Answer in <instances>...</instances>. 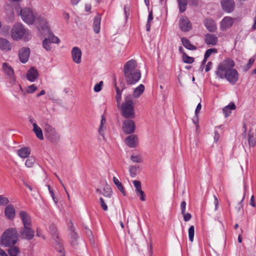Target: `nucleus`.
<instances>
[{
    "label": "nucleus",
    "mask_w": 256,
    "mask_h": 256,
    "mask_svg": "<svg viewBox=\"0 0 256 256\" xmlns=\"http://www.w3.org/2000/svg\"><path fill=\"white\" fill-rule=\"evenodd\" d=\"M104 196L106 198V201L110 204V196L112 194V190L109 186L106 185L105 187L104 188Z\"/></svg>",
    "instance_id": "30"
},
{
    "label": "nucleus",
    "mask_w": 256,
    "mask_h": 256,
    "mask_svg": "<svg viewBox=\"0 0 256 256\" xmlns=\"http://www.w3.org/2000/svg\"><path fill=\"white\" fill-rule=\"evenodd\" d=\"M240 234H239L238 236V242L241 243L242 242V234L243 232V230L242 229H240Z\"/></svg>",
    "instance_id": "62"
},
{
    "label": "nucleus",
    "mask_w": 256,
    "mask_h": 256,
    "mask_svg": "<svg viewBox=\"0 0 256 256\" xmlns=\"http://www.w3.org/2000/svg\"><path fill=\"white\" fill-rule=\"evenodd\" d=\"M92 8L91 5L86 4L85 6V10L86 12H88Z\"/></svg>",
    "instance_id": "64"
},
{
    "label": "nucleus",
    "mask_w": 256,
    "mask_h": 256,
    "mask_svg": "<svg viewBox=\"0 0 256 256\" xmlns=\"http://www.w3.org/2000/svg\"><path fill=\"white\" fill-rule=\"evenodd\" d=\"M100 20L101 18L100 16L99 15H97L95 16L94 20L93 28L96 34H98L100 31Z\"/></svg>",
    "instance_id": "27"
},
{
    "label": "nucleus",
    "mask_w": 256,
    "mask_h": 256,
    "mask_svg": "<svg viewBox=\"0 0 256 256\" xmlns=\"http://www.w3.org/2000/svg\"><path fill=\"white\" fill-rule=\"evenodd\" d=\"M179 26L182 32H188L192 28V25L186 16H182L179 20Z\"/></svg>",
    "instance_id": "10"
},
{
    "label": "nucleus",
    "mask_w": 256,
    "mask_h": 256,
    "mask_svg": "<svg viewBox=\"0 0 256 256\" xmlns=\"http://www.w3.org/2000/svg\"><path fill=\"white\" fill-rule=\"evenodd\" d=\"M217 52V50L216 48H210L208 50L205 54L204 56H206V58H208L210 56V54L212 53H216Z\"/></svg>",
    "instance_id": "44"
},
{
    "label": "nucleus",
    "mask_w": 256,
    "mask_h": 256,
    "mask_svg": "<svg viewBox=\"0 0 256 256\" xmlns=\"http://www.w3.org/2000/svg\"><path fill=\"white\" fill-rule=\"evenodd\" d=\"M44 132L46 138L52 142H56L60 139V136L58 132L49 124L45 125Z\"/></svg>",
    "instance_id": "6"
},
{
    "label": "nucleus",
    "mask_w": 256,
    "mask_h": 256,
    "mask_svg": "<svg viewBox=\"0 0 256 256\" xmlns=\"http://www.w3.org/2000/svg\"><path fill=\"white\" fill-rule=\"evenodd\" d=\"M122 92H117L116 96V104L117 106H120L121 103V100H122Z\"/></svg>",
    "instance_id": "49"
},
{
    "label": "nucleus",
    "mask_w": 256,
    "mask_h": 256,
    "mask_svg": "<svg viewBox=\"0 0 256 256\" xmlns=\"http://www.w3.org/2000/svg\"><path fill=\"white\" fill-rule=\"evenodd\" d=\"M82 52L78 47H74L72 50V56L73 61L76 64H80L81 62Z\"/></svg>",
    "instance_id": "17"
},
{
    "label": "nucleus",
    "mask_w": 256,
    "mask_h": 256,
    "mask_svg": "<svg viewBox=\"0 0 256 256\" xmlns=\"http://www.w3.org/2000/svg\"><path fill=\"white\" fill-rule=\"evenodd\" d=\"M222 10L227 12H231L234 8L235 3L233 0H220Z\"/></svg>",
    "instance_id": "12"
},
{
    "label": "nucleus",
    "mask_w": 256,
    "mask_h": 256,
    "mask_svg": "<svg viewBox=\"0 0 256 256\" xmlns=\"http://www.w3.org/2000/svg\"><path fill=\"white\" fill-rule=\"evenodd\" d=\"M100 204L104 210L106 211L108 210V208L106 202L102 198H100Z\"/></svg>",
    "instance_id": "46"
},
{
    "label": "nucleus",
    "mask_w": 256,
    "mask_h": 256,
    "mask_svg": "<svg viewBox=\"0 0 256 256\" xmlns=\"http://www.w3.org/2000/svg\"><path fill=\"white\" fill-rule=\"evenodd\" d=\"M8 252L10 256H18L20 251L16 246H14L8 250Z\"/></svg>",
    "instance_id": "36"
},
{
    "label": "nucleus",
    "mask_w": 256,
    "mask_h": 256,
    "mask_svg": "<svg viewBox=\"0 0 256 256\" xmlns=\"http://www.w3.org/2000/svg\"><path fill=\"white\" fill-rule=\"evenodd\" d=\"M248 142L250 146H254L255 145L256 141L253 136L248 134Z\"/></svg>",
    "instance_id": "50"
},
{
    "label": "nucleus",
    "mask_w": 256,
    "mask_h": 256,
    "mask_svg": "<svg viewBox=\"0 0 256 256\" xmlns=\"http://www.w3.org/2000/svg\"><path fill=\"white\" fill-rule=\"evenodd\" d=\"M220 138V134L217 132H214V142H216Z\"/></svg>",
    "instance_id": "60"
},
{
    "label": "nucleus",
    "mask_w": 256,
    "mask_h": 256,
    "mask_svg": "<svg viewBox=\"0 0 256 256\" xmlns=\"http://www.w3.org/2000/svg\"><path fill=\"white\" fill-rule=\"evenodd\" d=\"M22 18L26 22L32 24L34 21L35 16L30 9L24 8L20 11Z\"/></svg>",
    "instance_id": "8"
},
{
    "label": "nucleus",
    "mask_w": 256,
    "mask_h": 256,
    "mask_svg": "<svg viewBox=\"0 0 256 256\" xmlns=\"http://www.w3.org/2000/svg\"><path fill=\"white\" fill-rule=\"evenodd\" d=\"M244 198V194L241 195H238L234 198V211L236 212H239L242 209L243 205L242 202Z\"/></svg>",
    "instance_id": "19"
},
{
    "label": "nucleus",
    "mask_w": 256,
    "mask_h": 256,
    "mask_svg": "<svg viewBox=\"0 0 256 256\" xmlns=\"http://www.w3.org/2000/svg\"><path fill=\"white\" fill-rule=\"evenodd\" d=\"M30 54V50L28 48H22L19 50L18 56L20 61L26 63L28 60Z\"/></svg>",
    "instance_id": "14"
},
{
    "label": "nucleus",
    "mask_w": 256,
    "mask_h": 256,
    "mask_svg": "<svg viewBox=\"0 0 256 256\" xmlns=\"http://www.w3.org/2000/svg\"><path fill=\"white\" fill-rule=\"evenodd\" d=\"M135 104L132 96L130 94L124 98V100L117 108L120 110L122 116L127 119H132L136 117Z\"/></svg>",
    "instance_id": "3"
},
{
    "label": "nucleus",
    "mask_w": 256,
    "mask_h": 256,
    "mask_svg": "<svg viewBox=\"0 0 256 256\" xmlns=\"http://www.w3.org/2000/svg\"><path fill=\"white\" fill-rule=\"evenodd\" d=\"M0 49L8 51L11 49V44L8 40L4 38H0Z\"/></svg>",
    "instance_id": "26"
},
{
    "label": "nucleus",
    "mask_w": 256,
    "mask_h": 256,
    "mask_svg": "<svg viewBox=\"0 0 256 256\" xmlns=\"http://www.w3.org/2000/svg\"><path fill=\"white\" fill-rule=\"evenodd\" d=\"M122 130L126 134H132L136 130V124L134 120L128 119L124 120L122 123Z\"/></svg>",
    "instance_id": "9"
},
{
    "label": "nucleus",
    "mask_w": 256,
    "mask_h": 256,
    "mask_svg": "<svg viewBox=\"0 0 256 256\" xmlns=\"http://www.w3.org/2000/svg\"><path fill=\"white\" fill-rule=\"evenodd\" d=\"M180 208L182 210V214H184L186 212V202L184 201H182L180 204Z\"/></svg>",
    "instance_id": "56"
},
{
    "label": "nucleus",
    "mask_w": 256,
    "mask_h": 256,
    "mask_svg": "<svg viewBox=\"0 0 256 256\" xmlns=\"http://www.w3.org/2000/svg\"><path fill=\"white\" fill-rule=\"evenodd\" d=\"M50 38H46L42 41V46L46 50H51Z\"/></svg>",
    "instance_id": "38"
},
{
    "label": "nucleus",
    "mask_w": 256,
    "mask_h": 256,
    "mask_svg": "<svg viewBox=\"0 0 256 256\" xmlns=\"http://www.w3.org/2000/svg\"><path fill=\"white\" fill-rule=\"evenodd\" d=\"M48 38H50V42L58 44L60 42L59 38L54 36L52 34H50Z\"/></svg>",
    "instance_id": "45"
},
{
    "label": "nucleus",
    "mask_w": 256,
    "mask_h": 256,
    "mask_svg": "<svg viewBox=\"0 0 256 256\" xmlns=\"http://www.w3.org/2000/svg\"><path fill=\"white\" fill-rule=\"evenodd\" d=\"M37 90V87L34 84L28 86L26 89V92L32 94Z\"/></svg>",
    "instance_id": "47"
},
{
    "label": "nucleus",
    "mask_w": 256,
    "mask_h": 256,
    "mask_svg": "<svg viewBox=\"0 0 256 256\" xmlns=\"http://www.w3.org/2000/svg\"><path fill=\"white\" fill-rule=\"evenodd\" d=\"M212 62H208L207 64L206 65L205 71L206 72H208L211 69V67L212 66Z\"/></svg>",
    "instance_id": "58"
},
{
    "label": "nucleus",
    "mask_w": 256,
    "mask_h": 256,
    "mask_svg": "<svg viewBox=\"0 0 256 256\" xmlns=\"http://www.w3.org/2000/svg\"><path fill=\"white\" fill-rule=\"evenodd\" d=\"M124 74L128 85L134 84L139 81L142 74L136 60L132 59L126 62L124 66Z\"/></svg>",
    "instance_id": "2"
},
{
    "label": "nucleus",
    "mask_w": 256,
    "mask_h": 256,
    "mask_svg": "<svg viewBox=\"0 0 256 256\" xmlns=\"http://www.w3.org/2000/svg\"><path fill=\"white\" fill-rule=\"evenodd\" d=\"M130 160L134 162H142V158L139 156H132Z\"/></svg>",
    "instance_id": "48"
},
{
    "label": "nucleus",
    "mask_w": 256,
    "mask_h": 256,
    "mask_svg": "<svg viewBox=\"0 0 256 256\" xmlns=\"http://www.w3.org/2000/svg\"><path fill=\"white\" fill-rule=\"evenodd\" d=\"M18 233L16 228H10L3 234L1 242L6 246H10L16 244L18 240Z\"/></svg>",
    "instance_id": "4"
},
{
    "label": "nucleus",
    "mask_w": 256,
    "mask_h": 256,
    "mask_svg": "<svg viewBox=\"0 0 256 256\" xmlns=\"http://www.w3.org/2000/svg\"><path fill=\"white\" fill-rule=\"evenodd\" d=\"M19 216L22 222L23 226H32L30 216L25 211H20Z\"/></svg>",
    "instance_id": "13"
},
{
    "label": "nucleus",
    "mask_w": 256,
    "mask_h": 256,
    "mask_svg": "<svg viewBox=\"0 0 256 256\" xmlns=\"http://www.w3.org/2000/svg\"><path fill=\"white\" fill-rule=\"evenodd\" d=\"M8 202L9 200L8 198L0 196V204L4 205L8 204Z\"/></svg>",
    "instance_id": "52"
},
{
    "label": "nucleus",
    "mask_w": 256,
    "mask_h": 256,
    "mask_svg": "<svg viewBox=\"0 0 256 256\" xmlns=\"http://www.w3.org/2000/svg\"><path fill=\"white\" fill-rule=\"evenodd\" d=\"M134 185L136 188V192L138 196H140V199L142 201H145V194L142 189V184L140 180H134L133 181Z\"/></svg>",
    "instance_id": "15"
},
{
    "label": "nucleus",
    "mask_w": 256,
    "mask_h": 256,
    "mask_svg": "<svg viewBox=\"0 0 256 256\" xmlns=\"http://www.w3.org/2000/svg\"><path fill=\"white\" fill-rule=\"evenodd\" d=\"M194 226H192L188 229V238L190 242H192L194 241Z\"/></svg>",
    "instance_id": "39"
},
{
    "label": "nucleus",
    "mask_w": 256,
    "mask_h": 256,
    "mask_svg": "<svg viewBox=\"0 0 256 256\" xmlns=\"http://www.w3.org/2000/svg\"><path fill=\"white\" fill-rule=\"evenodd\" d=\"M250 204L253 207H255L254 198V196H252L250 198Z\"/></svg>",
    "instance_id": "61"
},
{
    "label": "nucleus",
    "mask_w": 256,
    "mask_h": 256,
    "mask_svg": "<svg viewBox=\"0 0 256 256\" xmlns=\"http://www.w3.org/2000/svg\"><path fill=\"white\" fill-rule=\"evenodd\" d=\"M103 85V82L100 81L98 84H97L95 85L94 87V90L96 92H98L101 90L102 87Z\"/></svg>",
    "instance_id": "51"
},
{
    "label": "nucleus",
    "mask_w": 256,
    "mask_h": 256,
    "mask_svg": "<svg viewBox=\"0 0 256 256\" xmlns=\"http://www.w3.org/2000/svg\"><path fill=\"white\" fill-rule=\"evenodd\" d=\"M69 227L70 230L71 244L73 247L75 248L78 244L77 234L74 232V226L72 222H70Z\"/></svg>",
    "instance_id": "20"
},
{
    "label": "nucleus",
    "mask_w": 256,
    "mask_h": 256,
    "mask_svg": "<svg viewBox=\"0 0 256 256\" xmlns=\"http://www.w3.org/2000/svg\"><path fill=\"white\" fill-rule=\"evenodd\" d=\"M56 177L58 178V179L59 180H60V182L62 184V187L64 188L65 192H66V193L67 194V195H68V197L69 198V197H70L69 194H68V192H67V190H66V188L65 186H64V184L62 183V180L60 179V178H59V176H58L56 174Z\"/></svg>",
    "instance_id": "59"
},
{
    "label": "nucleus",
    "mask_w": 256,
    "mask_h": 256,
    "mask_svg": "<svg viewBox=\"0 0 256 256\" xmlns=\"http://www.w3.org/2000/svg\"><path fill=\"white\" fill-rule=\"evenodd\" d=\"M236 106L234 102H230L228 106H225L223 108V112L226 118L231 114V110H235Z\"/></svg>",
    "instance_id": "31"
},
{
    "label": "nucleus",
    "mask_w": 256,
    "mask_h": 256,
    "mask_svg": "<svg viewBox=\"0 0 256 256\" xmlns=\"http://www.w3.org/2000/svg\"><path fill=\"white\" fill-rule=\"evenodd\" d=\"M182 60L187 64H192L194 62V58L189 56L184 52H182Z\"/></svg>",
    "instance_id": "37"
},
{
    "label": "nucleus",
    "mask_w": 256,
    "mask_h": 256,
    "mask_svg": "<svg viewBox=\"0 0 256 256\" xmlns=\"http://www.w3.org/2000/svg\"><path fill=\"white\" fill-rule=\"evenodd\" d=\"M214 204L215 205L214 210H216L218 209L219 202H218V200L217 197L216 196H214Z\"/></svg>",
    "instance_id": "57"
},
{
    "label": "nucleus",
    "mask_w": 256,
    "mask_h": 256,
    "mask_svg": "<svg viewBox=\"0 0 256 256\" xmlns=\"http://www.w3.org/2000/svg\"><path fill=\"white\" fill-rule=\"evenodd\" d=\"M50 228L51 230V232L52 233L53 238H54V240H56V239H58V234H56V226L54 224H52L51 226H50Z\"/></svg>",
    "instance_id": "42"
},
{
    "label": "nucleus",
    "mask_w": 256,
    "mask_h": 256,
    "mask_svg": "<svg viewBox=\"0 0 256 256\" xmlns=\"http://www.w3.org/2000/svg\"><path fill=\"white\" fill-rule=\"evenodd\" d=\"M112 180L114 184L117 186L118 188L124 196H125L126 194V192L122 182H120L116 177H114Z\"/></svg>",
    "instance_id": "35"
},
{
    "label": "nucleus",
    "mask_w": 256,
    "mask_h": 256,
    "mask_svg": "<svg viewBox=\"0 0 256 256\" xmlns=\"http://www.w3.org/2000/svg\"><path fill=\"white\" fill-rule=\"evenodd\" d=\"M35 232L32 226H23L20 230V236L22 239L32 240L34 236Z\"/></svg>",
    "instance_id": "7"
},
{
    "label": "nucleus",
    "mask_w": 256,
    "mask_h": 256,
    "mask_svg": "<svg viewBox=\"0 0 256 256\" xmlns=\"http://www.w3.org/2000/svg\"><path fill=\"white\" fill-rule=\"evenodd\" d=\"M181 40L182 42V44L183 46L187 49H188L190 50H195L196 48V47L190 44V41L185 38H181Z\"/></svg>",
    "instance_id": "32"
},
{
    "label": "nucleus",
    "mask_w": 256,
    "mask_h": 256,
    "mask_svg": "<svg viewBox=\"0 0 256 256\" xmlns=\"http://www.w3.org/2000/svg\"><path fill=\"white\" fill-rule=\"evenodd\" d=\"M204 24L208 29L210 32H214L216 30V24L215 22L212 18H206L204 20Z\"/></svg>",
    "instance_id": "22"
},
{
    "label": "nucleus",
    "mask_w": 256,
    "mask_h": 256,
    "mask_svg": "<svg viewBox=\"0 0 256 256\" xmlns=\"http://www.w3.org/2000/svg\"><path fill=\"white\" fill-rule=\"evenodd\" d=\"M35 160L34 157L30 156L26 160L25 164L28 168H31L32 165L34 164Z\"/></svg>",
    "instance_id": "40"
},
{
    "label": "nucleus",
    "mask_w": 256,
    "mask_h": 256,
    "mask_svg": "<svg viewBox=\"0 0 256 256\" xmlns=\"http://www.w3.org/2000/svg\"><path fill=\"white\" fill-rule=\"evenodd\" d=\"M5 215L9 220H12L15 216V210L14 206L11 205H8L5 208Z\"/></svg>",
    "instance_id": "24"
},
{
    "label": "nucleus",
    "mask_w": 256,
    "mask_h": 256,
    "mask_svg": "<svg viewBox=\"0 0 256 256\" xmlns=\"http://www.w3.org/2000/svg\"><path fill=\"white\" fill-rule=\"evenodd\" d=\"M57 240L58 239H56V240H55L56 242V244L55 246L56 248L60 252L62 253L64 251V248L62 247L60 243L57 241Z\"/></svg>",
    "instance_id": "53"
},
{
    "label": "nucleus",
    "mask_w": 256,
    "mask_h": 256,
    "mask_svg": "<svg viewBox=\"0 0 256 256\" xmlns=\"http://www.w3.org/2000/svg\"><path fill=\"white\" fill-rule=\"evenodd\" d=\"M144 86L142 84H140L134 90L132 98H138L144 92Z\"/></svg>",
    "instance_id": "28"
},
{
    "label": "nucleus",
    "mask_w": 256,
    "mask_h": 256,
    "mask_svg": "<svg viewBox=\"0 0 256 256\" xmlns=\"http://www.w3.org/2000/svg\"><path fill=\"white\" fill-rule=\"evenodd\" d=\"M38 70L34 67H32L26 74V77L28 80L30 82H34L38 78Z\"/></svg>",
    "instance_id": "23"
},
{
    "label": "nucleus",
    "mask_w": 256,
    "mask_h": 256,
    "mask_svg": "<svg viewBox=\"0 0 256 256\" xmlns=\"http://www.w3.org/2000/svg\"><path fill=\"white\" fill-rule=\"evenodd\" d=\"M30 152L31 150L30 148L24 147L18 150L17 154L21 158H25L28 157L30 154Z\"/></svg>",
    "instance_id": "25"
},
{
    "label": "nucleus",
    "mask_w": 256,
    "mask_h": 256,
    "mask_svg": "<svg viewBox=\"0 0 256 256\" xmlns=\"http://www.w3.org/2000/svg\"><path fill=\"white\" fill-rule=\"evenodd\" d=\"M182 214L184 216V218L185 222H188L192 218V215L190 213H186V212H184V213Z\"/></svg>",
    "instance_id": "54"
},
{
    "label": "nucleus",
    "mask_w": 256,
    "mask_h": 256,
    "mask_svg": "<svg viewBox=\"0 0 256 256\" xmlns=\"http://www.w3.org/2000/svg\"><path fill=\"white\" fill-rule=\"evenodd\" d=\"M105 122H106V119L104 118V116H102V118L101 120V124H100V127L99 128V130H98L99 132L102 135V132L103 130H102V126H103V124Z\"/></svg>",
    "instance_id": "55"
},
{
    "label": "nucleus",
    "mask_w": 256,
    "mask_h": 256,
    "mask_svg": "<svg viewBox=\"0 0 256 256\" xmlns=\"http://www.w3.org/2000/svg\"><path fill=\"white\" fill-rule=\"evenodd\" d=\"M236 18L230 16L224 17L220 22V29L222 31H225L230 28L232 26Z\"/></svg>",
    "instance_id": "11"
},
{
    "label": "nucleus",
    "mask_w": 256,
    "mask_h": 256,
    "mask_svg": "<svg viewBox=\"0 0 256 256\" xmlns=\"http://www.w3.org/2000/svg\"><path fill=\"white\" fill-rule=\"evenodd\" d=\"M33 132L36 134V137L40 140H44L42 131L41 128L38 126L36 123L33 124Z\"/></svg>",
    "instance_id": "29"
},
{
    "label": "nucleus",
    "mask_w": 256,
    "mask_h": 256,
    "mask_svg": "<svg viewBox=\"0 0 256 256\" xmlns=\"http://www.w3.org/2000/svg\"><path fill=\"white\" fill-rule=\"evenodd\" d=\"M204 42L207 44L215 46L218 43V38L215 34H207L205 36Z\"/></svg>",
    "instance_id": "21"
},
{
    "label": "nucleus",
    "mask_w": 256,
    "mask_h": 256,
    "mask_svg": "<svg viewBox=\"0 0 256 256\" xmlns=\"http://www.w3.org/2000/svg\"><path fill=\"white\" fill-rule=\"evenodd\" d=\"M2 70L4 73L6 74L8 78L14 82V76L13 68L7 63L4 62L2 64Z\"/></svg>",
    "instance_id": "18"
},
{
    "label": "nucleus",
    "mask_w": 256,
    "mask_h": 256,
    "mask_svg": "<svg viewBox=\"0 0 256 256\" xmlns=\"http://www.w3.org/2000/svg\"><path fill=\"white\" fill-rule=\"evenodd\" d=\"M234 65V62L231 58L222 61L216 71V76L220 79H226L232 84H235L238 80L239 74L237 70L233 68Z\"/></svg>",
    "instance_id": "1"
},
{
    "label": "nucleus",
    "mask_w": 256,
    "mask_h": 256,
    "mask_svg": "<svg viewBox=\"0 0 256 256\" xmlns=\"http://www.w3.org/2000/svg\"><path fill=\"white\" fill-rule=\"evenodd\" d=\"M138 142V138L136 135H130L125 139V143L126 144L132 148L136 147Z\"/></svg>",
    "instance_id": "16"
},
{
    "label": "nucleus",
    "mask_w": 256,
    "mask_h": 256,
    "mask_svg": "<svg viewBox=\"0 0 256 256\" xmlns=\"http://www.w3.org/2000/svg\"><path fill=\"white\" fill-rule=\"evenodd\" d=\"M202 108V105L200 102H199V104H198L195 110V117L193 119V122L194 124H196V129L198 128V114Z\"/></svg>",
    "instance_id": "33"
},
{
    "label": "nucleus",
    "mask_w": 256,
    "mask_h": 256,
    "mask_svg": "<svg viewBox=\"0 0 256 256\" xmlns=\"http://www.w3.org/2000/svg\"><path fill=\"white\" fill-rule=\"evenodd\" d=\"M254 62V58H250L249 60L248 64H246V66H244L243 68L244 71H247L248 70L251 66H252Z\"/></svg>",
    "instance_id": "41"
},
{
    "label": "nucleus",
    "mask_w": 256,
    "mask_h": 256,
    "mask_svg": "<svg viewBox=\"0 0 256 256\" xmlns=\"http://www.w3.org/2000/svg\"><path fill=\"white\" fill-rule=\"evenodd\" d=\"M152 19H153V16H152V12H150V14H149V15H148V23H150Z\"/></svg>",
    "instance_id": "63"
},
{
    "label": "nucleus",
    "mask_w": 256,
    "mask_h": 256,
    "mask_svg": "<svg viewBox=\"0 0 256 256\" xmlns=\"http://www.w3.org/2000/svg\"><path fill=\"white\" fill-rule=\"evenodd\" d=\"M180 12L182 13L184 12L187 8L188 0H177Z\"/></svg>",
    "instance_id": "34"
},
{
    "label": "nucleus",
    "mask_w": 256,
    "mask_h": 256,
    "mask_svg": "<svg viewBox=\"0 0 256 256\" xmlns=\"http://www.w3.org/2000/svg\"><path fill=\"white\" fill-rule=\"evenodd\" d=\"M28 35V30L20 23L14 24L11 30V36L14 40L22 39L24 36Z\"/></svg>",
    "instance_id": "5"
},
{
    "label": "nucleus",
    "mask_w": 256,
    "mask_h": 256,
    "mask_svg": "<svg viewBox=\"0 0 256 256\" xmlns=\"http://www.w3.org/2000/svg\"><path fill=\"white\" fill-rule=\"evenodd\" d=\"M129 172L130 175L132 178L136 176L137 174V168L135 166H132L130 168Z\"/></svg>",
    "instance_id": "43"
}]
</instances>
